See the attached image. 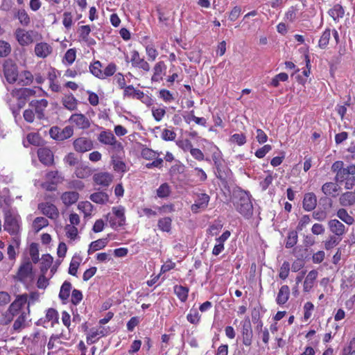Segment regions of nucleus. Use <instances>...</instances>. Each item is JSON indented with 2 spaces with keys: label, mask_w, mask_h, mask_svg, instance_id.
I'll return each instance as SVG.
<instances>
[{
  "label": "nucleus",
  "mask_w": 355,
  "mask_h": 355,
  "mask_svg": "<svg viewBox=\"0 0 355 355\" xmlns=\"http://www.w3.org/2000/svg\"><path fill=\"white\" fill-rule=\"evenodd\" d=\"M232 203L236 210L245 219H250L253 215V205L249 191L236 187L232 191Z\"/></svg>",
  "instance_id": "1"
},
{
  "label": "nucleus",
  "mask_w": 355,
  "mask_h": 355,
  "mask_svg": "<svg viewBox=\"0 0 355 355\" xmlns=\"http://www.w3.org/2000/svg\"><path fill=\"white\" fill-rule=\"evenodd\" d=\"M19 219L17 215L12 214L10 211L5 214L4 218V230L8 232L10 235L16 236L19 232Z\"/></svg>",
  "instance_id": "2"
},
{
  "label": "nucleus",
  "mask_w": 355,
  "mask_h": 355,
  "mask_svg": "<svg viewBox=\"0 0 355 355\" xmlns=\"http://www.w3.org/2000/svg\"><path fill=\"white\" fill-rule=\"evenodd\" d=\"M216 167V176L218 178L222 185L225 189L229 190V183L232 180V173L231 170L226 166L222 164V162L218 164Z\"/></svg>",
  "instance_id": "3"
},
{
  "label": "nucleus",
  "mask_w": 355,
  "mask_h": 355,
  "mask_svg": "<svg viewBox=\"0 0 355 355\" xmlns=\"http://www.w3.org/2000/svg\"><path fill=\"white\" fill-rule=\"evenodd\" d=\"M73 134V128L70 125L61 129L58 126H53L49 130L51 137L56 141H64L70 138Z\"/></svg>",
  "instance_id": "4"
},
{
  "label": "nucleus",
  "mask_w": 355,
  "mask_h": 355,
  "mask_svg": "<svg viewBox=\"0 0 355 355\" xmlns=\"http://www.w3.org/2000/svg\"><path fill=\"white\" fill-rule=\"evenodd\" d=\"M3 67L6 80L10 84L15 83L19 76L17 65L12 60H7L4 62Z\"/></svg>",
  "instance_id": "5"
},
{
  "label": "nucleus",
  "mask_w": 355,
  "mask_h": 355,
  "mask_svg": "<svg viewBox=\"0 0 355 355\" xmlns=\"http://www.w3.org/2000/svg\"><path fill=\"white\" fill-rule=\"evenodd\" d=\"M76 151L83 153L93 148V142L91 139L86 137H79L76 139L73 143Z\"/></svg>",
  "instance_id": "6"
},
{
  "label": "nucleus",
  "mask_w": 355,
  "mask_h": 355,
  "mask_svg": "<svg viewBox=\"0 0 355 355\" xmlns=\"http://www.w3.org/2000/svg\"><path fill=\"white\" fill-rule=\"evenodd\" d=\"M38 209L41 211L42 214L51 219L56 218L59 216L58 208L52 203L41 202L38 205Z\"/></svg>",
  "instance_id": "7"
},
{
  "label": "nucleus",
  "mask_w": 355,
  "mask_h": 355,
  "mask_svg": "<svg viewBox=\"0 0 355 355\" xmlns=\"http://www.w3.org/2000/svg\"><path fill=\"white\" fill-rule=\"evenodd\" d=\"M33 31H26L21 28H17L15 31L17 40L21 46H27L33 42Z\"/></svg>",
  "instance_id": "8"
},
{
  "label": "nucleus",
  "mask_w": 355,
  "mask_h": 355,
  "mask_svg": "<svg viewBox=\"0 0 355 355\" xmlns=\"http://www.w3.org/2000/svg\"><path fill=\"white\" fill-rule=\"evenodd\" d=\"M27 300L28 296L26 294L18 295L15 300L10 304L8 311L17 315L22 307L27 303Z\"/></svg>",
  "instance_id": "9"
},
{
  "label": "nucleus",
  "mask_w": 355,
  "mask_h": 355,
  "mask_svg": "<svg viewBox=\"0 0 355 355\" xmlns=\"http://www.w3.org/2000/svg\"><path fill=\"white\" fill-rule=\"evenodd\" d=\"M210 197L207 193H200L198 195L195 202L191 205V211L193 213H198L200 209H205L209 202Z\"/></svg>",
  "instance_id": "10"
},
{
  "label": "nucleus",
  "mask_w": 355,
  "mask_h": 355,
  "mask_svg": "<svg viewBox=\"0 0 355 355\" xmlns=\"http://www.w3.org/2000/svg\"><path fill=\"white\" fill-rule=\"evenodd\" d=\"M243 343L245 346H250L252 341V330L249 319H246L242 325Z\"/></svg>",
  "instance_id": "11"
},
{
  "label": "nucleus",
  "mask_w": 355,
  "mask_h": 355,
  "mask_svg": "<svg viewBox=\"0 0 355 355\" xmlns=\"http://www.w3.org/2000/svg\"><path fill=\"white\" fill-rule=\"evenodd\" d=\"M37 156L40 162L46 166H50L53 164V154L48 148H39Z\"/></svg>",
  "instance_id": "12"
},
{
  "label": "nucleus",
  "mask_w": 355,
  "mask_h": 355,
  "mask_svg": "<svg viewBox=\"0 0 355 355\" xmlns=\"http://www.w3.org/2000/svg\"><path fill=\"white\" fill-rule=\"evenodd\" d=\"M317 205V198L314 193H305L302 202L303 209L306 211H313Z\"/></svg>",
  "instance_id": "13"
},
{
  "label": "nucleus",
  "mask_w": 355,
  "mask_h": 355,
  "mask_svg": "<svg viewBox=\"0 0 355 355\" xmlns=\"http://www.w3.org/2000/svg\"><path fill=\"white\" fill-rule=\"evenodd\" d=\"M132 65L134 67H137L139 69H142L146 71H148L150 70L149 64L145 61L143 58H140L139 53L137 51L135 50L132 52V58H131Z\"/></svg>",
  "instance_id": "14"
},
{
  "label": "nucleus",
  "mask_w": 355,
  "mask_h": 355,
  "mask_svg": "<svg viewBox=\"0 0 355 355\" xmlns=\"http://www.w3.org/2000/svg\"><path fill=\"white\" fill-rule=\"evenodd\" d=\"M33 272V266L31 262L28 260L23 263L19 268L17 272V278L20 282H23Z\"/></svg>",
  "instance_id": "15"
},
{
  "label": "nucleus",
  "mask_w": 355,
  "mask_h": 355,
  "mask_svg": "<svg viewBox=\"0 0 355 355\" xmlns=\"http://www.w3.org/2000/svg\"><path fill=\"white\" fill-rule=\"evenodd\" d=\"M69 121L75 123L81 129H87L90 126L89 119L83 114H73L71 116Z\"/></svg>",
  "instance_id": "16"
},
{
  "label": "nucleus",
  "mask_w": 355,
  "mask_h": 355,
  "mask_svg": "<svg viewBox=\"0 0 355 355\" xmlns=\"http://www.w3.org/2000/svg\"><path fill=\"white\" fill-rule=\"evenodd\" d=\"M330 231L336 236H340L345 232V226L337 219H331L328 223Z\"/></svg>",
  "instance_id": "17"
},
{
  "label": "nucleus",
  "mask_w": 355,
  "mask_h": 355,
  "mask_svg": "<svg viewBox=\"0 0 355 355\" xmlns=\"http://www.w3.org/2000/svg\"><path fill=\"white\" fill-rule=\"evenodd\" d=\"M11 94L12 96L17 97L18 99L27 100L29 97L35 96V91L31 88L22 87L13 89Z\"/></svg>",
  "instance_id": "18"
},
{
  "label": "nucleus",
  "mask_w": 355,
  "mask_h": 355,
  "mask_svg": "<svg viewBox=\"0 0 355 355\" xmlns=\"http://www.w3.org/2000/svg\"><path fill=\"white\" fill-rule=\"evenodd\" d=\"M52 52V47L46 42L37 43L35 46V53L37 57L44 58Z\"/></svg>",
  "instance_id": "19"
},
{
  "label": "nucleus",
  "mask_w": 355,
  "mask_h": 355,
  "mask_svg": "<svg viewBox=\"0 0 355 355\" xmlns=\"http://www.w3.org/2000/svg\"><path fill=\"white\" fill-rule=\"evenodd\" d=\"M94 181L96 184L107 187L112 181V175L109 173H96L93 177Z\"/></svg>",
  "instance_id": "20"
},
{
  "label": "nucleus",
  "mask_w": 355,
  "mask_h": 355,
  "mask_svg": "<svg viewBox=\"0 0 355 355\" xmlns=\"http://www.w3.org/2000/svg\"><path fill=\"white\" fill-rule=\"evenodd\" d=\"M79 198V193L76 191H66L61 196L62 202L67 207L76 203Z\"/></svg>",
  "instance_id": "21"
},
{
  "label": "nucleus",
  "mask_w": 355,
  "mask_h": 355,
  "mask_svg": "<svg viewBox=\"0 0 355 355\" xmlns=\"http://www.w3.org/2000/svg\"><path fill=\"white\" fill-rule=\"evenodd\" d=\"M290 295V289L288 286L283 285L279 288L277 298L276 302L279 305H283L287 302L289 299Z\"/></svg>",
  "instance_id": "22"
},
{
  "label": "nucleus",
  "mask_w": 355,
  "mask_h": 355,
  "mask_svg": "<svg viewBox=\"0 0 355 355\" xmlns=\"http://www.w3.org/2000/svg\"><path fill=\"white\" fill-rule=\"evenodd\" d=\"M339 202L343 207H349L355 204V191H347L339 198Z\"/></svg>",
  "instance_id": "23"
},
{
  "label": "nucleus",
  "mask_w": 355,
  "mask_h": 355,
  "mask_svg": "<svg viewBox=\"0 0 355 355\" xmlns=\"http://www.w3.org/2000/svg\"><path fill=\"white\" fill-rule=\"evenodd\" d=\"M71 284L68 281H64L62 284L59 293V298L62 301L63 304H65L70 295L71 290Z\"/></svg>",
  "instance_id": "24"
},
{
  "label": "nucleus",
  "mask_w": 355,
  "mask_h": 355,
  "mask_svg": "<svg viewBox=\"0 0 355 355\" xmlns=\"http://www.w3.org/2000/svg\"><path fill=\"white\" fill-rule=\"evenodd\" d=\"M293 254L297 259L303 261L309 259L311 257V253L309 252L308 248H303L301 245L294 248Z\"/></svg>",
  "instance_id": "25"
},
{
  "label": "nucleus",
  "mask_w": 355,
  "mask_h": 355,
  "mask_svg": "<svg viewBox=\"0 0 355 355\" xmlns=\"http://www.w3.org/2000/svg\"><path fill=\"white\" fill-rule=\"evenodd\" d=\"M92 173V170L88 166L83 164H78L75 170V175L78 178L85 179L89 177Z\"/></svg>",
  "instance_id": "26"
},
{
  "label": "nucleus",
  "mask_w": 355,
  "mask_h": 355,
  "mask_svg": "<svg viewBox=\"0 0 355 355\" xmlns=\"http://www.w3.org/2000/svg\"><path fill=\"white\" fill-rule=\"evenodd\" d=\"M328 14L335 21H337L340 18H343L344 17L345 10L340 4L338 3L329 10Z\"/></svg>",
  "instance_id": "27"
},
{
  "label": "nucleus",
  "mask_w": 355,
  "mask_h": 355,
  "mask_svg": "<svg viewBox=\"0 0 355 355\" xmlns=\"http://www.w3.org/2000/svg\"><path fill=\"white\" fill-rule=\"evenodd\" d=\"M339 189L340 187L336 183L329 182L324 183L322 186L321 190L326 196H331L335 198L336 195L333 194V193L337 192Z\"/></svg>",
  "instance_id": "28"
},
{
  "label": "nucleus",
  "mask_w": 355,
  "mask_h": 355,
  "mask_svg": "<svg viewBox=\"0 0 355 355\" xmlns=\"http://www.w3.org/2000/svg\"><path fill=\"white\" fill-rule=\"evenodd\" d=\"M62 104L66 109L75 110L77 109L78 101L72 94H69L62 98Z\"/></svg>",
  "instance_id": "29"
},
{
  "label": "nucleus",
  "mask_w": 355,
  "mask_h": 355,
  "mask_svg": "<svg viewBox=\"0 0 355 355\" xmlns=\"http://www.w3.org/2000/svg\"><path fill=\"white\" fill-rule=\"evenodd\" d=\"M89 199L95 203L104 205L109 200V196L103 191L96 192L90 195Z\"/></svg>",
  "instance_id": "30"
},
{
  "label": "nucleus",
  "mask_w": 355,
  "mask_h": 355,
  "mask_svg": "<svg viewBox=\"0 0 355 355\" xmlns=\"http://www.w3.org/2000/svg\"><path fill=\"white\" fill-rule=\"evenodd\" d=\"M172 219L171 217H164L157 221L158 228L165 232H170L171 230Z\"/></svg>",
  "instance_id": "31"
},
{
  "label": "nucleus",
  "mask_w": 355,
  "mask_h": 355,
  "mask_svg": "<svg viewBox=\"0 0 355 355\" xmlns=\"http://www.w3.org/2000/svg\"><path fill=\"white\" fill-rule=\"evenodd\" d=\"M189 291V289L187 286H183L181 285H175L174 286V293L176 294V295L180 300V301L183 302L187 301L188 298Z\"/></svg>",
  "instance_id": "32"
},
{
  "label": "nucleus",
  "mask_w": 355,
  "mask_h": 355,
  "mask_svg": "<svg viewBox=\"0 0 355 355\" xmlns=\"http://www.w3.org/2000/svg\"><path fill=\"white\" fill-rule=\"evenodd\" d=\"M317 276L318 272L315 270H312L308 273L304 282V291H309V289L312 288L313 282L315 280Z\"/></svg>",
  "instance_id": "33"
},
{
  "label": "nucleus",
  "mask_w": 355,
  "mask_h": 355,
  "mask_svg": "<svg viewBox=\"0 0 355 355\" xmlns=\"http://www.w3.org/2000/svg\"><path fill=\"white\" fill-rule=\"evenodd\" d=\"M98 139L102 144L112 145L114 141L115 137L111 132L103 131L100 133Z\"/></svg>",
  "instance_id": "34"
},
{
  "label": "nucleus",
  "mask_w": 355,
  "mask_h": 355,
  "mask_svg": "<svg viewBox=\"0 0 355 355\" xmlns=\"http://www.w3.org/2000/svg\"><path fill=\"white\" fill-rule=\"evenodd\" d=\"M42 263L40 266V271L42 274H46L49 268L53 263V257L49 254H43L42 257Z\"/></svg>",
  "instance_id": "35"
},
{
  "label": "nucleus",
  "mask_w": 355,
  "mask_h": 355,
  "mask_svg": "<svg viewBox=\"0 0 355 355\" xmlns=\"http://www.w3.org/2000/svg\"><path fill=\"white\" fill-rule=\"evenodd\" d=\"M112 212L119 219L118 226L121 227L124 225L125 223L124 207L123 206L113 207Z\"/></svg>",
  "instance_id": "36"
},
{
  "label": "nucleus",
  "mask_w": 355,
  "mask_h": 355,
  "mask_svg": "<svg viewBox=\"0 0 355 355\" xmlns=\"http://www.w3.org/2000/svg\"><path fill=\"white\" fill-rule=\"evenodd\" d=\"M298 234L297 231L291 230L288 233L285 247L286 248H292L297 243Z\"/></svg>",
  "instance_id": "37"
},
{
  "label": "nucleus",
  "mask_w": 355,
  "mask_h": 355,
  "mask_svg": "<svg viewBox=\"0 0 355 355\" xmlns=\"http://www.w3.org/2000/svg\"><path fill=\"white\" fill-rule=\"evenodd\" d=\"M26 313L25 311L21 313L18 318L15 320L12 328L14 331L19 332L22 328L25 327Z\"/></svg>",
  "instance_id": "38"
},
{
  "label": "nucleus",
  "mask_w": 355,
  "mask_h": 355,
  "mask_svg": "<svg viewBox=\"0 0 355 355\" xmlns=\"http://www.w3.org/2000/svg\"><path fill=\"white\" fill-rule=\"evenodd\" d=\"M102 64L100 61H95L93 64L89 66L90 72L98 78H104L103 71L101 69Z\"/></svg>",
  "instance_id": "39"
},
{
  "label": "nucleus",
  "mask_w": 355,
  "mask_h": 355,
  "mask_svg": "<svg viewBox=\"0 0 355 355\" xmlns=\"http://www.w3.org/2000/svg\"><path fill=\"white\" fill-rule=\"evenodd\" d=\"M48 225V220L42 216L36 217L33 223V229L36 232H38L42 228L46 227Z\"/></svg>",
  "instance_id": "40"
},
{
  "label": "nucleus",
  "mask_w": 355,
  "mask_h": 355,
  "mask_svg": "<svg viewBox=\"0 0 355 355\" xmlns=\"http://www.w3.org/2000/svg\"><path fill=\"white\" fill-rule=\"evenodd\" d=\"M15 17L19 19L22 26H26L31 22L30 17L24 9L19 10Z\"/></svg>",
  "instance_id": "41"
},
{
  "label": "nucleus",
  "mask_w": 355,
  "mask_h": 355,
  "mask_svg": "<svg viewBox=\"0 0 355 355\" xmlns=\"http://www.w3.org/2000/svg\"><path fill=\"white\" fill-rule=\"evenodd\" d=\"M338 217L347 225H352L354 222L352 216H349L347 210L341 208L337 211Z\"/></svg>",
  "instance_id": "42"
},
{
  "label": "nucleus",
  "mask_w": 355,
  "mask_h": 355,
  "mask_svg": "<svg viewBox=\"0 0 355 355\" xmlns=\"http://www.w3.org/2000/svg\"><path fill=\"white\" fill-rule=\"evenodd\" d=\"M331 36V30L326 28L322 33L318 43V46L320 49H324L329 44Z\"/></svg>",
  "instance_id": "43"
},
{
  "label": "nucleus",
  "mask_w": 355,
  "mask_h": 355,
  "mask_svg": "<svg viewBox=\"0 0 355 355\" xmlns=\"http://www.w3.org/2000/svg\"><path fill=\"white\" fill-rule=\"evenodd\" d=\"M171 189L168 183L162 184L157 189V196L160 198H165L169 196Z\"/></svg>",
  "instance_id": "44"
},
{
  "label": "nucleus",
  "mask_w": 355,
  "mask_h": 355,
  "mask_svg": "<svg viewBox=\"0 0 355 355\" xmlns=\"http://www.w3.org/2000/svg\"><path fill=\"white\" fill-rule=\"evenodd\" d=\"M20 76L23 78L19 80V85L26 86L32 83L33 80V76L29 71H24L23 73L20 75Z\"/></svg>",
  "instance_id": "45"
},
{
  "label": "nucleus",
  "mask_w": 355,
  "mask_h": 355,
  "mask_svg": "<svg viewBox=\"0 0 355 355\" xmlns=\"http://www.w3.org/2000/svg\"><path fill=\"white\" fill-rule=\"evenodd\" d=\"M29 253L31 257L32 261L34 263H37L39 259V249L38 244L36 243H32L29 248Z\"/></svg>",
  "instance_id": "46"
},
{
  "label": "nucleus",
  "mask_w": 355,
  "mask_h": 355,
  "mask_svg": "<svg viewBox=\"0 0 355 355\" xmlns=\"http://www.w3.org/2000/svg\"><path fill=\"white\" fill-rule=\"evenodd\" d=\"M340 241V238L331 235L329 239L324 241V248L327 250H331L334 246L337 245Z\"/></svg>",
  "instance_id": "47"
},
{
  "label": "nucleus",
  "mask_w": 355,
  "mask_h": 355,
  "mask_svg": "<svg viewBox=\"0 0 355 355\" xmlns=\"http://www.w3.org/2000/svg\"><path fill=\"white\" fill-rule=\"evenodd\" d=\"M157 155H159V153L156 151H154L153 150L148 148L147 147H145L142 148L141 152V157L148 160H150L155 158V156Z\"/></svg>",
  "instance_id": "48"
},
{
  "label": "nucleus",
  "mask_w": 355,
  "mask_h": 355,
  "mask_svg": "<svg viewBox=\"0 0 355 355\" xmlns=\"http://www.w3.org/2000/svg\"><path fill=\"white\" fill-rule=\"evenodd\" d=\"M290 271V263L288 261H284L282 266L280 267L279 277L280 279L284 280L286 279L289 275Z\"/></svg>",
  "instance_id": "49"
},
{
  "label": "nucleus",
  "mask_w": 355,
  "mask_h": 355,
  "mask_svg": "<svg viewBox=\"0 0 355 355\" xmlns=\"http://www.w3.org/2000/svg\"><path fill=\"white\" fill-rule=\"evenodd\" d=\"M109 242L108 237L98 239L91 243L92 246L94 247V250H99L105 248Z\"/></svg>",
  "instance_id": "50"
},
{
  "label": "nucleus",
  "mask_w": 355,
  "mask_h": 355,
  "mask_svg": "<svg viewBox=\"0 0 355 355\" xmlns=\"http://www.w3.org/2000/svg\"><path fill=\"white\" fill-rule=\"evenodd\" d=\"M200 315H199L196 309H191L189 313L187 316V320L193 324H196L199 322Z\"/></svg>",
  "instance_id": "51"
},
{
  "label": "nucleus",
  "mask_w": 355,
  "mask_h": 355,
  "mask_svg": "<svg viewBox=\"0 0 355 355\" xmlns=\"http://www.w3.org/2000/svg\"><path fill=\"white\" fill-rule=\"evenodd\" d=\"M83 295L80 290L74 288L72 291L71 302L75 306H77L83 300Z\"/></svg>",
  "instance_id": "52"
},
{
  "label": "nucleus",
  "mask_w": 355,
  "mask_h": 355,
  "mask_svg": "<svg viewBox=\"0 0 355 355\" xmlns=\"http://www.w3.org/2000/svg\"><path fill=\"white\" fill-rule=\"evenodd\" d=\"M64 162L70 166H75L78 164V159L73 153H68L64 158Z\"/></svg>",
  "instance_id": "53"
},
{
  "label": "nucleus",
  "mask_w": 355,
  "mask_h": 355,
  "mask_svg": "<svg viewBox=\"0 0 355 355\" xmlns=\"http://www.w3.org/2000/svg\"><path fill=\"white\" fill-rule=\"evenodd\" d=\"M65 230L67 231V237L70 238L71 240H75L78 236V229L73 225H66Z\"/></svg>",
  "instance_id": "54"
},
{
  "label": "nucleus",
  "mask_w": 355,
  "mask_h": 355,
  "mask_svg": "<svg viewBox=\"0 0 355 355\" xmlns=\"http://www.w3.org/2000/svg\"><path fill=\"white\" fill-rule=\"evenodd\" d=\"M76 58V51L74 49H68L64 56V59L69 64L73 63Z\"/></svg>",
  "instance_id": "55"
},
{
  "label": "nucleus",
  "mask_w": 355,
  "mask_h": 355,
  "mask_svg": "<svg viewBox=\"0 0 355 355\" xmlns=\"http://www.w3.org/2000/svg\"><path fill=\"white\" fill-rule=\"evenodd\" d=\"M11 51L10 45L5 42L0 40V56L6 57Z\"/></svg>",
  "instance_id": "56"
},
{
  "label": "nucleus",
  "mask_w": 355,
  "mask_h": 355,
  "mask_svg": "<svg viewBox=\"0 0 355 355\" xmlns=\"http://www.w3.org/2000/svg\"><path fill=\"white\" fill-rule=\"evenodd\" d=\"M46 318L47 321H53L54 322H58V313L53 308H50L47 310L46 313Z\"/></svg>",
  "instance_id": "57"
},
{
  "label": "nucleus",
  "mask_w": 355,
  "mask_h": 355,
  "mask_svg": "<svg viewBox=\"0 0 355 355\" xmlns=\"http://www.w3.org/2000/svg\"><path fill=\"white\" fill-rule=\"evenodd\" d=\"M231 140L232 142L237 144L239 146H242L246 142V137L243 133H236L232 136Z\"/></svg>",
  "instance_id": "58"
},
{
  "label": "nucleus",
  "mask_w": 355,
  "mask_h": 355,
  "mask_svg": "<svg viewBox=\"0 0 355 355\" xmlns=\"http://www.w3.org/2000/svg\"><path fill=\"white\" fill-rule=\"evenodd\" d=\"M271 150H272V146L269 144H266V145H264L263 147L259 148L255 152L254 155L258 158H263Z\"/></svg>",
  "instance_id": "59"
},
{
  "label": "nucleus",
  "mask_w": 355,
  "mask_h": 355,
  "mask_svg": "<svg viewBox=\"0 0 355 355\" xmlns=\"http://www.w3.org/2000/svg\"><path fill=\"white\" fill-rule=\"evenodd\" d=\"M27 140L31 144L38 146L40 144L41 137L37 133H29L27 135Z\"/></svg>",
  "instance_id": "60"
},
{
  "label": "nucleus",
  "mask_w": 355,
  "mask_h": 355,
  "mask_svg": "<svg viewBox=\"0 0 355 355\" xmlns=\"http://www.w3.org/2000/svg\"><path fill=\"white\" fill-rule=\"evenodd\" d=\"M176 144L182 148L184 151H191L193 148V145L189 139L179 140L176 141Z\"/></svg>",
  "instance_id": "61"
},
{
  "label": "nucleus",
  "mask_w": 355,
  "mask_h": 355,
  "mask_svg": "<svg viewBox=\"0 0 355 355\" xmlns=\"http://www.w3.org/2000/svg\"><path fill=\"white\" fill-rule=\"evenodd\" d=\"M314 309V305L311 302H307L304 305V319L308 320L311 316V311Z\"/></svg>",
  "instance_id": "62"
},
{
  "label": "nucleus",
  "mask_w": 355,
  "mask_h": 355,
  "mask_svg": "<svg viewBox=\"0 0 355 355\" xmlns=\"http://www.w3.org/2000/svg\"><path fill=\"white\" fill-rule=\"evenodd\" d=\"M349 175L347 168L343 167V168L336 174L334 180L336 182H343Z\"/></svg>",
  "instance_id": "63"
},
{
  "label": "nucleus",
  "mask_w": 355,
  "mask_h": 355,
  "mask_svg": "<svg viewBox=\"0 0 355 355\" xmlns=\"http://www.w3.org/2000/svg\"><path fill=\"white\" fill-rule=\"evenodd\" d=\"M116 70V65L111 62L104 69L103 73L104 78L112 76Z\"/></svg>",
  "instance_id": "64"
}]
</instances>
